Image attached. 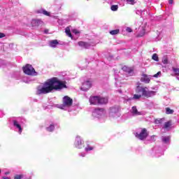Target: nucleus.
<instances>
[{"instance_id":"1","label":"nucleus","mask_w":179,"mask_h":179,"mask_svg":"<svg viewBox=\"0 0 179 179\" xmlns=\"http://www.w3.org/2000/svg\"><path fill=\"white\" fill-rule=\"evenodd\" d=\"M62 89H68L66 81H62L57 77H53L45 81L43 86L37 87L36 94H48L54 90L57 92L62 90Z\"/></svg>"},{"instance_id":"2","label":"nucleus","mask_w":179,"mask_h":179,"mask_svg":"<svg viewBox=\"0 0 179 179\" xmlns=\"http://www.w3.org/2000/svg\"><path fill=\"white\" fill-rule=\"evenodd\" d=\"M136 92L141 93V96L147 97V99L152 97V96L155 95V93H156L155 91H148L147 87H141L139 85L136 87Z\"/></svg>"},{"instance_id":"3","label":"nucleus","mask_w":179,"mask_h":179,"mask_svg":"<svg viewBox=\"0 0 179 179\" xmlns=\"http://www.w3.org/2000/svg\"><path fill=\"white\" fill-rule=\"evenodd\" d=\"M22 71L25 75H29V76H34L37 73L33 66L29 64L22 68Z\"/></svg>"},{"instance_id":"4","label":"nucleus","mask_w":179,"mask_h":179,"mask_svg":"<svg viewBox=\"0 0 179 179\" xmlns=\"http://www.w3.org/2000/svg\"><path fill=\"white\" fill-rule=\"evenodd\" d=\"M135 136L138 139H140V141H145L149 136V131H148L146 128H143L141 129L140 134L136 133Z\"/></svg>"},{"instance_id":"5","label":"nucleus","mask_w":179,"mask_h":179,"mask_svg":"<svg viewBox=\"0 0 179 179\" xmlns=\"http://www.w3.org/2000/svg\"><path fill=\"white\" fill-rule=\"evenodd\" d=\"M119 113H120L119 106H113L110 108V112H109L110 117H117Z\"/></svg>"},{"instance_id":"6","label":"nucleus","mask_w":179,"mask_h":179,"mask_svg":"<svg viewBox=\"0 0 179 179\" xmlns=\"http://www.w3.org/2000/svg\"><path fill=\"white\" fill-rule=\"evenodd\" d=\"M75 146L76 148H78V149L85 148V145L83 144V142H82V138H80V136H79L76 138Z\"/></svg>"},{"instance_id":"7","label":"nucleus","mask_w":179,"mask_h":179,"mask_svg":"<svg viewBox=\"0 0 179 179\" xmlns=\"http://www.w3.org/2000/svg\"><path fill=\"white\" fill-rule=\"evenodd\" d=\"M63 103L64 106H67V107H71V106H72V104L73 103V100L71 99V97L65 96L63 98Z\"/></svg>"},{"instance_id":"8","label":"nucleus","mask_w":179,"mask_h":179,"mask_svg":"<svg viewBox=\"0 0 179 179\" xmlns=\"http://www.w3.org/2000/svg\"><path fill=\"white\" fill-rule=\"evenodd\" d=\"M141 82H144V83H150V78L147 74H143L141 78Z\"/></svg>"},{"instance_id":"9","label":"nucleus","mask_w":179,"mask_h":179,"mask_svg":"<svg viewBox=\"0 0 179 179\" xmlns=\"http://www.w3.org/2000/svg\"><path fill=\"white\" fill-rule=\"evenodd\" d=\"M99 96H92L90 99V104H93L94 106H96V104H99Z\"/></svg>"},{"instance_id":"10","label":"nucleus","mask_w":179,"mask_h":179,"mask_svg":"<svg viewBox=\"0 0 179 179\" xmlns=\"http://www.w3.org/2000/svg\"><path fill=\"white\" fill-rule=\"evenodd\" d=\"M106 113V109L96 108L94 110V114H96V115H101Z\"/></svg>"},{"instance_id":"11","label":"nucleus","mask_w":179,"mask_h":179,"mask_svg":"<svg viewBox=\"0 0 179 179\" xmlns=\"http://www.w3.org/2000/svg\"><path fill=\"white\" fill-rule=\"evenodd\" d=\"M43 23V20H32L31 21V24L34 27L41 26Z\"/></svg>"},{"instance_id":"12","label":"nucleus","mask_w":179,"mask_h":179,"mask_svg":"<svg viewBox=\"0 0 179 179\" xmlns=\"http://www.w3.org/2000/svg\"><path fill=\"white\" fill-rule=\"evenodd\" d=\"M90 87H92V83L89 80L86 81L83 85V89H84V90H89Z\"/></svg>"},{"instance_id":"13","label":"nucleus","mask_w":179,"mask_h":179,"mask_svg":"<svg viewBox=\"0 0 179 179\" xmlns=\"http://www.w3.org/2000/svg\"><path fill=\"white\" fill-rule=\"evenodd\" d=\"M78 44L80 47H83V48H88L90 47V44L87 42L79 41Z\"/></svg>"},{"instance_id":"14","label":"nucleus","mask_w":179,"mask_h":179,"mask_svg":"<svg viewBox=\"0 0 179 179\" xmlns=\"http://www.w3.org/2000/svg\"><path fill=\"white\" fill-rule=\"evenodd\" d=\"M107 103H108V99L99 96L98 104H107Z\"/></svg>"},{"instance_id":"15","label":"nucleus","mask_w":179,"mask_h":179,"mask_svg":"<svg viewBox=\"0 0 179 179\" xmlns=\"http://www.w3.org/2000/svg\"><path fill=\"white\" fill-rule=\"evenodd\" d=\"M131 110H132L131 113L134 115H142V113L138 111L136 106H133Z\"/></svg>"},{"instance_id":"16","label":"nucleus","mask_w":179,"mask_h":179,"mask_svg":"<svg viewBox=\"0 0 179 179\" xmlns=\"http://www.w3.org/2000/svg\"><path fill=\"white\" fill-rule=\"evenodd\" d=\"M13 125L14 127H16V128L19 129V134H22V131H23V129H22V126L17 123V121L13 120Z\"/></svg>"},{"instance_id":"17","label":"nucleus","mask_w":179,"mask_h":179,"mask_svg":"<svg viewBox=\"0 0 179 179\" xmlns=\"http://www.w3.org/2000/svg\"><path fill=\"white\" fill-rule=\"evenodd\" d=\"M122 71H124V72H127V73H131V72H134V70L127 66H124L122 68Z\"/></svg>"},{"instance_id":"18","label":"nucleus","mask_w":179,"mask_h":179,"mask_svg":"<svg viewBox=\"0 0 179 179\" xmlns=\"http://www.w3.org/2000/svg\"><path fill=\"white\" fill-rule=\"evenodd\" d=\"M59 43L57 40H53L52 41L50 42V45L52 48H55L57 47V45H58Z\"/></svg>"},{"instance_id":"19","label":"nucleus","mask_w":179,"mask_h":179,"mask_svg":"<svg viewBox=\"0 0 179 179\" xmlns=\"http://www.w3.org/2000/svg\"><path fill=\"white\" fill-rule=\"evenodd\" d=\"M145 33H146V31L145 29L142 28L139 34L137 35V37H143V36H145Z\"/></svg>"},{"instance_id":"20","label":"nucleus","mask_w":179,"mask_h":179,"mask_svg":"<svg viewBox=\"0 0 179 179\" xmlns=\"http://www.w3.org/2000/svg\"><path fill=\"white\" fill-rule=\"evenodd\" d=\"M171 137L169 136H164L162 138V142L164 143H169L170 142Z\"/></svg>"},{"instance_id":"21","label":"nucleus","mask_w":179,"mask_h":179,"mask_svg":"<svg viewBox=\"0 0 179 179\" xmlns=\"http://www.w3.org/2000/svg\"><path fill=\"white\" fill-rule=\"evenodd\" d=\"M109 33L110 34H111V36H115L120 34V29H114V30L110 31Z\"/></svg>"},{"instance_id":"22","label":"nucleus","mask_w":179,"mask_h":179,"mask_svg":"<svg viewBox=\"0 0 179 179\" xmlns=\"http://www.w3.org/2000/svg\"><path fill=\"white\" fill-rule=\"evenodd\" d=\"M65 33L69 37H72V33L71 32V29L69 27H66L65 29Z\"/></svg>"},{"instance_id":"23","label":"nucleus","mask_w":179,"mask_h":179,"mask_svg":"<svg viewBox=\"0 0 179 179\" xmlns=\"http://www.w3.org/2000/svg\"><path fill=\"white\" fill-rule=\"evenodd\" d=\"M46 129L48 132H52V131L55 129V127L54 126V124H50V127L46 128Z\"/></svg>"},{"instance_id":"24","label":"nucleus","mask_w":179,"mask_h":179,"mask_svg":"<svg viewBox=\"0 0 179 179\" xmlns=\"http://www.w3.org/2000/svg\"><path fill=\"white\" fill-rule=\"evenodd\" d=\"M164 122V118L156 119L155 120V124H163Z\"/></svg>"},{"instance_id":"25","label":"nucleus","mask_w":179,"mask_h":179,"mask_svg":"<svg viewBox=\"0 0 179 179\" xmlns=\"http://www.w3.org/2000/svg\"><path fill=\"white\" fill-rule=\"evenodd\" d=\"M171 125V120H169L164 123V128L165 129H167V128H170Z\"/></svg>"},{"instance_id":"26","label":"nucleus","mask_w":179,"mask_h":179,"mask_svg":"<svg viewBox=\"0 0 179 179\" xmlns=\"http://www.w3.org/2000/svg\"><path fill=\"white\" fill-rule=\"evenodd\" d=\"M152 58L154 61L159 62V56H157V54L156 53L153 54Z\"/></svg>"},{"instance_id":"27","label":"nucleus","mask_w":179,"mask_h":179,"mask_svg":"<svg viewBox=\"0 0 179 179\" xmlns=\"http://www.w3.org/2000/svg\"><path fill=\"white\" fill-rule=\"evenodd\" d=\"M174 110L170 108H166V114H173Z\"/></svg>"},{"instance_id":"28","label":"nucleus","mask_w":179,"mask_h":179,"mask_svg":"<svg viewBox=\"0 0 179 179\" xmlns=\"http://www.w3.org/2000/svg\"><path fill=\"white\" fill-rule=\"evenodd\" d=\"M111 10H113V12H115V10H118V6L117 5H113L110 7Z\"/></svg>"},{"instance_id":"29","label":"nucleus","mask_w":179,"mask_h":179,"mask_svg":"<svg viewBox=\"0 0 179 179\" xmlns=\"http://www.w3.org/2000/svg\"><path fill=\"white\" fill-rule=\"evenodd\" d=\"M127 3H129V5H135L136 3V1L135 0H127Z\"/></svg>"},{"instance_id":"30","label":"nucleus","mask_w":179,"mask_h":179,"mask_svg":"<svg viewBox=\"0 0 179 179\" xmlns=\"http://www.w3.org/2000/svg\"><path fill=\"white\" fill-rule=\"evenodd\" d=\"M138 94L134 95V99H136V100L141 99L142 97V94H139V93H137Z\"/></svg>"},{"instance_id":"31","label":"nucleus","mask_w":179,"mask_h":179,"mask_svg":"<svg viewBox=\"0 0 179 179\" xmlns=\"http://www.w3.org/2000/svg\"><path fill=\"white\" fill-rule=\"evenodd\" d=\"M23 178V174L15 175L14 179H22Z\"/></svg>"},{"instance_id":"32","label":"nucleus","mask_w":179,"mask_h":179,"mask_svg":"<svg viewBox=\"0 0 179 179\" xmlns=\"http://www.w3.org/2000/svg\"><path fill=\"white\" fill-rule=\"evenodd\" d=\"M162 62H163V64H164L165 65H166V64H169V59H167V57H164V58L162 59Z\"/></svg>"},{"instance_id":"33","label":"nucleus","mask_w":179,"mask_h":179,"mask_svg":"<svg viewBox=\"0 0 179 179\" xmlns=\"http://www.w3.org/2000/svg\"><path fill=\"white\" fill-rule=\"evenodd\" d=\"M94 148L92 146H88L85 148V152H90V150H93Z\"/></svg>"},{"instance_id":"34","label":"nucleus","mask_w":179,"mask_h":179,"mask_svg":"<svg viewBox=\"0 0 179 179\" xmlns=\"http://www.w3.org/2000/svg\"><path fill=\"white\" fill-rule=\"evenodd\" d=\"M43 15H45V16H50V12H48L45 10H43Z\"/></svg>"},{"instance_id":"35","label":"nucleus","mask_w":179,"mask_h":179,"mask_svg":"<svg viewBox=\"0 0 179 179\" xmlns=\"http://www.w3.org/2000/svg\"><path fill=\"white\" fill-rule=\"evenodd\" d=\"M159 75H162V71H158L156 74L153 76V78H159Z\"/></svg>"},{"instance_id":"36","label":"nucleus","mask_w":179,"mask_h":179,"mask_svg":"<svg viewBox=\"0 0 179 179\" xmlns=\"http://www.w3.org/2000/svg\"><path fill=\"white\" fill-rule=\"evenodd\" d=\"M126 31H127V33H132V29H131V27H127L126 29Z\"/></svg>"},{"instance_id":"37","label":"nucleus","mask_w":179,"mask_h":179,"mask_svg":"<svg viewBox=\"0 0 179 179\" xmlns=\"http://www.w3.org/2000/svg\"><path fill=\"white\" fill-rule=\"evenodd\" d=\"M73 33H74V34H79L80 32L78 31V29H73Z\"/></svg>"},{"instance_id":"38","label":"nucleus","mask_w":179,"mask_h":179,"mask_svg":"<svg viewBox=\"0 0 179 179\" xmlns=\"http://www.w3.org/2000/svg\"><path fill=\"white\" fill-rule=\"evenodd\" d=\"M43 10H44L43 9L38 10H36V13H43Z\"/></svg>"},{"instance_id":"39","label":"nucleus","mask_w":179,"mask_h":179,"mask_svg":"<svg viewBox=\"0 0 179 179\" xmlns=\"http://www.w3.org/2000/svg\"><path fill=\"white\" fill-rule=\"evenodd\" d=\"M5 37V34L0 32V38H3Z\"/></svg>"},{"instance_id":"40","label":"nucleus","mask_w":179,"mask_h":179,"mask_svg":"<svg viewBox=\"0 0 179 179\" xmlns=\"http://www.w3.org/2000/svg\"><path fill=\"white\" fill-rule=\"evenodd\" d=\"M173 0H169V3H170V5H173Z\"/></svg>"},{"instance_id":"41","label":"nucleus","mask_w":179,"mask_h":179,"mask_svg":"<svg viewBox=\"0 0 179 179\" xmlns=\"http://www.w3.org/2000/svg\"><path fill=\"white\" fill-rule=\"evenodd\" d=\"M3 179H10L9 178H8V177H3Z\"/></svg>"},{"instance_id":"42","label":"nucleus","mask_w":179,"mask_h":179,"mask_svg":"<svg viewBox=\"0 0 179 179\" xmlns=\"http://www.w3.org/2000/svg\"><path fill=\"white\" fill-rule=\"evenodd\" d=\"M45 33H48V30H45Z\"/></svg>"},{"instance_id":"43","label":"nucleus","mask_w":179,"mask_h":179,"mask_svg":"<svg viewBox=\"0 0 179 179\" xmlns=\"http://www.w3.org/2000/svg\"><path fill=\"white\" fill-rule=\"evenodd\" d=\"M0 174H1V171H0Z\"/></svg>"}]
</instances>
